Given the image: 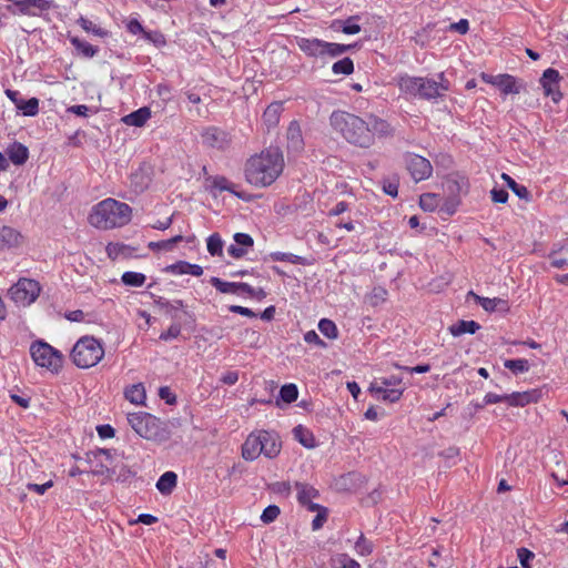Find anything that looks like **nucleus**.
Masks as SVG:
<instances>
[{
    "label": "nucleus",
    "instance_id": "f257e3e1",
    "mask_svg": "<svg viewBox=\"0 0 568 568\" xmlns=\"http://www.w3.org/2000/svg\"><path fill=\"white\" fill-rule=\"evenodd\" d=\"M329 124L347 143L369 149L375 144L376 138L387 139L395 133L394 126L386 120L374 113H367L365 118L354 113L336 110L329 116Z\"/></svg>",
    "mask_w": 568,
    "mask_h": 568
},
{
    "label": "nucleus",
    "instance_id": "f03ea898",
    "mask_svg": "<svg viewBox=\"0 0 568 568\" xmlns=\"http://www.w3.org/2000/svg\"><path fill=\"white\" fill-rule=\"evenodd\" d=\"M284 170V158L278 149H266L248 158L244 165L245 181L255 187L272 185Z\"/></svg>",
    "mask_w": 568,
    "mask_h": 568
},
{
    "label": "nucleus",
    "instance_id": "7ed1b4c3",
    "mask_svg": "<svg viewBox=\"0 0 568 568\" xmlns=\"http://www.w3.org/2000/svg\"><path fill=\"white\" fill-rule=\"evenodd\" d=\"M132 220V207L115 199L108 197L92 206L88 222L99 230H113L125 226Z\"/></svg>",
    "mask_w": 568,
    "mask_h": 568
},
{
    "label": "nucleus",
    "instance_id": "20e7f679",
    "mask_svg": "<svg viewBox=\"0 0 568 568\" xmlns=\"http://www.w3.org/2000/svg\"><path fill=\"white\" fill-rule=\"evenodd\" d=\"M70 357L79 368H91L104 357L102 343L93 336H82L73 345Z\"/></svg>",
    "mask_w": 568,
    "mask_h": 568
},
{
    "label": "nucleus",
    "instance_id": "39448f33",
    "mask_svg": "<svg viewBox=\"0 0 568 568\" xmlns=\"http://www.w3.org/2000/svg\"><path fill=\"white\" fill-rule=\"evenodd\" d=\"M132 429L148 440H160L164 437L163 423L155 416L145 413H130L126 416Z\"/></svg>",
    "mask_w": 568,
    "mask_h": 568
},
{
    "label": "nucleus",
    "instance_id": "423d86ee",
    "mask_svg": "<svg viewBox=\"0 0 568 568\" xmlns=\"http://www.w3.org/2000/svg\"><path fill=\"white\" fill-rule=\"evenodd\" d=\"M30 355L37 366L58 373L62 368L63 355L60 351L43 341L33 342L30 346Z\"/></svg>",
    "mask_w": 568,
    "mask_h": 568
},
{
    "label": "nucleus",
    "instance_id": "0eeeda50",
    "mask_svg": "<svg viewBox=\"0 0 568 568\" xmlns=\"http://www.w3.org/2000/svg\"><path fill=\"white\" fill-rule=\"evenodd\" d=\"M40 292L38 281L22 277L10 287L9 296L17 305L29 306L39 297Z\"/></svg>",
    "mask_w": 568,
    "mask_h": 568
},
{
    "label": "nucleus",
    "instance_id": "6e6552de",
    "mask_svg": "<svg viewBox=\"0 0 568 568\" xmlns=\"http://www.w3.org/2000/svg\"><path fill=\"white\" fill-rule=\"evenodd\" d=\"M85 462L90 466L93 476L111 478L114 471L111 470L112 455L108 449L91 450L85 454Z\"/></svg>",
    "mask_w": 568,
    "mask_h": 568
},
{
    "label": "nucleus",
    "instance_id": "1a4fd4ad",
    "mask_svg": "<svg viewBox=\"0 0 568 568\" xmlns=\"http://www.w3.org/2000/svg\"><path fill=\"white\" fill-rule=\"evenodd\" d=\"M418 84V98L423 100L437 99L439 97H443L445 92L449 90V81L446 79L443 72L439 73L438 81L430 78L420 77V81Z\"/></svg>",
    "mask_w": 568,
    "mask_h": 568
},
{
    "label": "nucleus",
    "instance_id": "9d476101",
    "mask_svg": "<svg viewBox=\"0 0 568 568\" xmlns=\"http://www.w3.org/2000/svg\"><path fill=\"white\" fill-rule=\"evenodd\" d=\"M405 165L415 182L427 180L433 174L432 163L426 158L415 153H406Z\"/></svg>",
    "mask_w": 568,
    "mask_h": 568
},
{
    "label": "nucleus",
    "instance_id": "9b49d317",
    "mask_svg": "<svg viewBox=\"0 0 568 568\" xmlns=\"http://www.w3.org/2000/svg\"><path fill=\"white\" fill-rule=\"evenodd\" d=\"M561 75L558 70L548 68L544 71L540 79V84L546 97H550L555 103H558L562 99V93L559 89V82Z\"/></svg>",
    "mask_w": 568,
    "mask_h": 568
},
{
    "label": "nucleus",
    "instance_id": "f8f14e48",
    "mask_svg": "<svg viewBox=\"0 0 568 568\" xmlns=\"http://www.w3.org/2000/svg\"><path fill=\"white\" fill-rule=\"evenodd\" d=\"M211 284L223 294H233V295H244L247 294L250 296H254V288L247 283H235V282H225L219 277H211Z\"/></svg>",
    "mask_w": 568,
    "mask_h": 568
},
{
    "label": "nucleus",
    "instance_id": "ddd939ff",
    "mask_svg": "<svg viewBox=\"0 0 568 568\" xmlns=\"http://www.w3.org/2000/svg\"><path fill=\"white\" fill-rule=\"evenodd\" d=\"M6 95L23 115L34 116L39 113V100L37 98L23 100L20 98L19 91L10 89L6 90Z\"/></svg>",
    "mask_w": 568,
    "mask_h": 568
},
{
    "label": "nucleus",
    "instance_id": "4468645a",
    "mask_svg": "<svg viewBox=\"0 0 568 568\" xmlns=\"http://www.w3.org/2000/svg\"><path fill=\"white\" fill-rule=\"evenodd\" d=\"M201 136L203 144L219 150L225 149L230 143L229 134L216 126L206 128Z\"/></svg>",
    "mask_w": 568,
    "mask_h": 568
},
{
    "label": "nucleus",
    "instance_id": "2eb2a0df",
    "mask_svg": "<svg viewBox=\"0 0 568 568\" xmlns=\"http://www.w3.org/2000/svg\"><path fill=\"white\" fill-rule=\"evenodd\" d=\"M325 43L318 38L296 37L298 49L308 58H323Z\"/></svg>",
    "mask_w": 568,
    "mask_h": 568
},
{
    "label": "nucleus",
    "instance_id": "dca6fc26",
    "mask_svg": "<svg viewBox=\"0 0 568 568\" xmlns=\"http://www.w3.org/2000/svg\"><path fill=\"white\" fill-rule=\"evenodd\" d=\"M541 398V390L538 388L514 392L507 395L506 403L513 407H525L529 404L538 403Z\"/></svg>",
    "mask_w": 568,
    "mask_h": 568
},
{
    "label": "nucleus",
    "instance_id": "f3484780",
    "mask_svg": "<svg viewBox=\"0 0 568 568\" xmlns=\"http://www.w3.org/2000/svg\"><path fill=\"white\" fill-rule=\"evenodd\" d=\"M263 445L261 442L260 430L252 432L242 445V457L245 460L253 462L262 454Z\"/></svg>",
    "mask_w": 568,
    "mask_h": 568
},
{
    "label": "nucleus",
    "instance_id": "a211bd4d",
    "mask_svg": "<svg viewBox=\"0 0 568 568\" xmlns=\"http://www.w3.org/2000/svg\"><path fill=\"white\" fill-rule=\"evenodd\" d=\"M262 454L267 458H275L281 452V442L276 433L261 429Z\"/></svg>",
    "mask_w": 568,
    "mask_h": 568
},
{
    "label": "nucleus",
    "instance_id": "6ab92c4d",
    "mask_svg": "<svg viewBox=\"0 0 568 568\" xmlns=\"http://www.w3.org/2000/svg\"><path fill=\"white\" fill-rule=\"evenodd\" d=\"M296 498L297 501L310 509V505H317L313 503V499L318 498V490L310 484L306 483H295Z\"/></svg>",
    "mask_w": 568,
    "mask_h": 568
},
{
    "label": "nucleus",
    "instance_id": "aec40b11",
    "mask_svg": "<svg viewBox=\"0 0 568 568\" xmlns=\"http://www.w3.org/2000/svg\"><path fill=\"white\" fill-rule=\"evenodd\" d=\"M369 392L374 394L378 399L396 403L403 396L404 388H386L384 386H379L377 381H374L369 386Z\"/></svg>",
    "mask_w": 568,
    "mask_h": 568
},
{
    "label": "nucleus",
    "instance_id": "412c9836",
    "mask_svg": "<svg viewBox=\"0 0 568 568\" xmlns=\"http://www.w3.org/2000/svg\"><path fill=\"white\" fill-rule=\"evenodd\" d=\"M420 77L402 74L397 77L396 83L402 94L410 98H418Z\"/></svg>",
    "mask_w": 568,
    "mask_h": 568
},
{
    "label": "nucleus",
    "instance_id": "4be33fe9",
    "mask_svg": "<svg viewBox=\"0 0 568 568\" xmlns=\"http://www.w3.org/2000/svg\"><path fill=\"white\" fill-rule=\"evenodd\" d=\"M21 241L22 235L18 230L8 225L0 226V251L17 247Z\"/></svg>",
    "mask_w": 568,
    "mask_h": 568
},
{
    "label": "nucleus",
    "instance_id": "5701e85b",
    "mask_svg": "<svg viewBox=\"0 0 568 568\" xmlns=\"http://www.w3.org/2000/svg\"><path fill=\"white\" fill-rule=\"evenodd\" d=\"M134 247L119 242H110L105 246L106 255L112 261H115L118 258H131L134 256Z\"/></svg>",
    "mask_w": 568,
    "mask_h": 568
},
{
    "label": "nucleus",
    "instance_id": "b1692460",
    "mask_svg": "<svg viewBox=\"0 0 568 568\" xmlns=\"http://www.w3.org/2000/svg\"><path fill=\"white\" fill-rule=\"evenodd\" d=\"M124 398L131 404L144 406L146 400V392L143 383L129 385L124 388Z\"/></svg>",
    "mask_w": 568,
    "mask_h": 568
},
{
    "label": "nucleus",
    "instance_id": "393cba45",
    "mask_svg": "<svg viewBox=\"0 0 568 568\" xmlns=\"http://www.w3.org/2000/svg\"><path fill=\"white\" fill-rule=\"evenodd\" d=\"M470 294H473L475 296L476 301L479 303V305L486 312H496V311H501L505 313L509 312V304H508V301H506V300H503L499 297H494V298L483 297V296H478V295L474 294L473 292H470Z\"/></svg>",
    "mask_w": 568,
    "mask_h": 568
},
{
    "label": "nucleus",
    "instance_id": "a878e982",
    "mask_svg": "<svg viewBox=\"0 0 568 568\" xmlns=\"http://www.w3.org/2000/svg\"><path fill=\"white\" fill-rule=\"evenodd\" d=\"M497 88L504 95L518 94L523 89V84L517 80L516 77L508 73H503L500 74Z\"/></svg>",
    "mask_w": 568,
    "mask_h": 568
},
{
    "label": "nucleus",
    "instance_id": "bb28decb",
    "mask_svg": "<svg viewBox=\"0 0 568 568\" xmlns=\"http://www.w3.org/2000/svg\"><path fill=\"white\" fill-rule=\"evenodd\" d=\"M6 152L9 160L16 165H22L29 159L28 148L20 142H13L10 144Z\"/></svg>",
    "mask_w": 568,
    "mask_h": 568
},
{
    "label": "nucleus",
    "instance_id": "cd10ccee",
    "mask_svg": "<svg viewBox=\"0 0 568 568\" xmlns=\"http://www.w3.org/2000/svg\"><path fill=\"white\" fill-rule=\"evenodd\" d=\"M151 118V110L148 106L140 108L122 118L124 124L141 128Z\"/></svg>",
    "mask_w": 568,
    "mask_h": 568
},
{
    "label": "nucleus",
    "instance_id": "c85d7f7f",
    "mask_svg": "<svg viewBox=\"0 0 568 568\" xmlns=\"http://www.w3.org/2000/svg\"><path fill=\"white\" fill-rule=\"evenodd\" d=\"M287 143L288 148L300 151L304 146L301 125L297 121H292L287 128Z\"/></svg>",
    "mask_w": 568,
    "mask_h": 568
},
{
    "label": "nucleus",
    "instance_id": "c756f323",
    "mask_svg": "<svg viewBox=\"0 0 568 568\" xmlns=\"http://www.w3.org/2000/svg\"><path fill=\"white\" fill-rule=\"evenodd\" d=\"M178 485V475L174 471H165L156 481V489L164 496L171 495Z\"/></svg>",
    "mask_w": 568,
    "mask_h": 568
},
{
    "label": "nucleus",
    "instance_id": "7c9ffc66",
    "mask_svg": "<svg viewBox=\"0 0 568 568\" xmlns=\"http://www.w3.org/2000/svg\"><path fill=\"white\" fill-rule=\"evenodd\" d=\"M282 110L281 102H273L264 110L262 120L267 129L275 128L278 124Z\"/></svg>",
    "mask_w": 568,
    "mask_h": 568
},
{
    "label": "nucleus",
    "instance_id": "2f4dec72",
    "mask_svg": "<svg viewBox=\"0 0 568 568\" xmlns=\"http://www.w3.org/2000/svg\"><path fill=\"white\" fill-rule=\"evenodd\" d=\"M479 328L480 325L476 321L460 320L457 323L449 326L448 331L453 336H460L464 334H475Z\"/></svg>",
    "mask_w": 568,
    "mask_h": 568
},
{
    "label": "nucleus",
    "instance_id": "473e14b6",
    "mask_svg": "<svg viewBox=\"0 0 568 568\" xmlns=\"http://www.w3.org/2000/svg\"><path fill=\"white\" fill-rule=\"evenodd\" d=\"M211 186L212 189L219 190V191H227L239 199L247 200L244 193H240L235 190V184L229 181L225 176L216 175L211 178Z\"/></svg>",
    "mask_w": 568,
    "mask_h": 568
},
{
    "label": "nucleus",
    "instance_id": "72a5a7b5",
    "mask_svg": "<svg viewBox=\"0 0 568 568\" xmlns=\"http://www.w3.org/2000/svg\"><path fill=\"white\" fill-rule=\"evenodd\" d=\"M358 16H352L346 20H336L333 22V28L341 30L345 34H357L361 32V26L357 23Z\"/></svg>",
    "mask_w": 568,
    "mask_h": 568
},
{
    "label": "nucleus",
    "instance_id": "f704fd0d",
    "mask_svg": "<svg viewBox=\"0 0 568 568\" xmlns=\"http://www.w3.org/2000/svg\"><path fill=\"white\" fill-rule=\"evenodd\" d=\"M550 264L556 268H568V244L558 250H552L549 254Z\"/></svg>",
    "mask_w": 568,
    "mask_h": 568
},
{
    "label": "nucleus",
    "instance_id": "c9c22d12",
    "mask_svg": "<svg viewBox=\"0 0 568 568\" xmlns=\"http://www.w3.org/2000/svg\"><path fill=\"white\" fill-rule=\"evenodd\" d=\"M70 43L78 51V53L84 58H93L99 51L98 47H94L88 41L81 40L78 37H71Z\"/></svg>",
    "mask_w": 568,
    "mask_h": 568
},
{
    "label": "nucleus",
    "instance_id": "e433bc0d",
    "mask_svg": "<svg viewBox=\"0 0 568 568\" xmlns=\"http://www.w3.org/2000/svg\"><path fill=\"white\" fill-rule=\"evenodd\" d=\"M77 22L88 33H92L99 38H108L110 36L106 29L95 24L88 18L80 17Z\"/></svg>",
    "mask_w": 568,
    "mask_h": 568
},
{
    "label": "nucleus",
    "instance_id": "4c0bfd02",
    "mask_svg": "<svg viewBox=\"0 0 568 568\" xmlns=\"http://www.w3.org/2000/svg\"><path fill=\"white\" fill-rule=\"evenodd\" d=\"M183 240H184V237L181 234H179L169 240L149 242L148 247L153 252H159V251L170 252L174 248V246L178 243L182 242Z\"/></svg>",
    "mask_w": 568,
    "mask_h": 568
},
{
    "label": "nucleus",
    "instance_id": "58836bf2",
    "mask_svg": "<svg viewBox=\"0 0 568 568\" xmlns=\"http://www.w3.org/2000/svg\"><path fill=\"white\" fill-rule=\"evenodd\" d=\"M501 179L506 182L507 186L519 197L529 201L530 193L528 189L517 183L510 175L503 173Z\"/></svg>",
    "mask_w": 568,
    "mask_h": 568
},
{
    "label": "nucleus",
    "instance_id": "ea45409f",
    "mask_svg": "<svg viewBox=\"0 0 568 568\" xmlns=\"http://www.w3.org/2000/svg\"><path fill=\"white\" fill-rule=\"evenodd\" d=\"M442 199L435 193H424L419 196V206L426 212H433L440 205Z\"/></svg>",
    "mask_w": 568,
    "mask_h": 568
},
{
    "label": "nucleus",
    "instance_id": "a19ab883",
    "mask_svg": "<svg viewBox=\"0 0 568 568\" xmlns=\"http://www.w3.org/2000/svg\"><path fill=\"white\" fill-rule=\"evenodd\" d=\"M356 44H342V43H335V42H327L325 43L324 48V57L328 55L331 58H336L345 52L354 49Z\"/></svg>",
    "mask_w": 568,
    "mask_h": 568
},
{
    "label": "nucleus",
    "instance_id": "79ce46f5",
    "mask_svg": "<svg viewBox=\"0 0 568 568\" xmlns=\"http://www.w3.org/2000/svg\"><path fill=\"white\" fill-rule=\"evenodd\" d=\"M310 511H316V516L312 521V528L313 530H318L323 527V525L326 523L328 517V510L326 507H323L321 505H310Z\"/></svg>",
    "mask_w": 568,
    "mask_h": 568
},
{
    "label": "nucleus",
    "instance_id": "37998d69",
    "mask_svg": "<svg viewBox=\"0 0 568 568\" xmlns=\"http://www.w3.org/2000/svg\"><path fill=\"white\" fill-rule=\"evenodd\" d=\"M121 281L124 285L141 287L144 285L146 276L143 273L128 271L122 274Z\"/></svg>",
    "mask_w": 568,
    "mask_h": 568
},
{
    "label": "nucleus",
    "instance_id": "c03bdc74",
    "mask_svg": "<svg viewBox=\"0 0 568 568\" xmlns=\"http://www.w3.org/2000/svg\"><path fill=\"white\" fill-rule=\"evenodd\" d=\"M295 438L306 448H313L315 446V438L306 428L298 425L294 428Z\"/></svg>",
    "mask_w": 568,
    "mask_h": 568
},
{
    "label": "nucleus",
    "instance_id": "a18cd8bd",
    "mask_svg": "<svg viewBox=\"0 0 568 568\" xmlns=\"http://www.w3.org/2000/svg\"><path fill=\"white\" fill-rule=\"evenodd\" d=\"M332 72L334 74L349 75L354 72V62L351 58L346 57L333 63Z\"/></svg>",
    "mask_w": 568,
    "mask_h": 568
},
{
    "label": "nucleus",
    "instance_id": "49530a36",
    "mask_svg": "<svg viewBox=\"0 0 568 568\" xmlns=\"http://www.w3.org/2000/svg\"><path fill=\"white\" fill-rule=\"evenodd\" d=\"M207 252L212 256H221L223 253V241L217 233L209 236L206 241Z\"/></svg>",
    "mask_w": 568,
    "mask_h": 568
},
{
    "label": "nucleus",
    "instance_id": "de8ad7c7",
    "mask_svg": "<svg viewBox=\"0 0 568 568\" xmlns=\"http://www.w3.org/2000/svg\"><path fill=\"white\" fill-rule=\"evenodd\" d=\"M354 549L358 556L366 557L373 552L374 546L371 540H368L363 534H361V536L355 542Z\"/></svg>",
    "mask_w": 568,
    "mask_h": 568
},
{
    "label": "nucleus",
    "instance_id": "09e8293b",
    "mask_svg": "<svg viewBox=\"0 0 568 568\" xmlns=\"http://www.w3.org/2000/svg\"><path fill=\"white\" fill-rule=\"evenodd\" d=\"M318 329L324 336H326L329 339H334L338 335L336 324L328 318H323L320 321Z\"/></svg>",
    "mask_w": 568,
    "mask_h": 568
},
{
    "label": "nucleus",
    "instance_id": "8fccbe9b",
    "mask_svg": "<svg viewBox=\"0 0 568 568\" xmlns=\"http://www.w3.org/2000/svg\"><path fill=\"white\" fill-rule=\"evenodd\" d=\"M280 397L283 402L291 404L298 397V389L295 384L283 385L280 389Z\"/></svg>",
    "mask_w": 568,
    "mask_h": 568
},
{
    "label": "nucleus",
    "instance_id": "3c124183",
    "mask_svg": "<svg viewBox=\"0 0 568 568\" xmlns=\"http://www.w3.org/2000/svg\"><path fill=\"white\" fill-rule=\"evenodd\" d=\"M505 367L510 369L514 374L526 373L529 371V362L525 358L508 359L505 362Z\"/></svg>",
    "mask_w": 568,
    "mask_h": 568
},
{
    "label": "nucleus",
    "instance_id": "603ef678",
    "mask_svg": "<svg viewBox=\"0 0 568 568\" xmlns=\"http://www.w3.org/2000/svg\"><path fill=\"white\" fill-rule=\"evenodd\" d=\"M271 258L275 262H290L292 264H302V257L292 253L273 252Z\"/></svg>",
    "mask_w": 568,
    "mask_h": 568
},
{
    "label": "nucleus",
    "instance_id": "864d4df0",
    "mask_svg": "<svg viewBox=\"0 0 568 568\" xmlns=\"http://www.w3.org/2000/svg\"><path fill=\"white\" fill-rule=\"evenodd\" d=\"M280 513L281 510L278 506L270 505L263 510L261 515V520L264 524H271L278 517Z\"/></svg>",
    "mask_w": 568,
    "mask_h": 568
},
{
    "label": "nucleus",
    "instance_id": "5fc2aeb1",
    "mask_svg": "<svg viewBox=\"0 0 568 568\" xmlns=\"http://www.w3.org/2000/svg\"><path fill=\"white\" fill-rule=\"evenodd\" d=\"M376 381L379 383V386H384L386 388H402L400 385L403 383L402 377L395 375L383 377Z\"/></svg>",
    "mask_w": 568,
    "mask_h": 568
},
{
    "label": "nucleus",
    "instance_id": "6e6d98bb",
    "mask_svg": "<svg viewBox=\"0 0 568 568\" xmlns=\"http://www.w3.org/2000/svg\"><path fill=\"white\" fill-rule=\"evenodd\" d=\"M186 261H178L174 264L168 265L165 267V272L173 275H184L187 274Z\"/></svg>",
    "mask_w": 568,
    "mask_h": 568
},
{
    "label": "nucleus",
    "instance_id": "4d7b16f0",
    "mask_svg": "<svg viewBox=\"0 0 568 568\" xmlns=\"http://www.w3.org/2000/svg\"><path fill=\"white\" fill-rule=\"evenodd\" d=\"M517 556L523 568H530L529 560L535 557L532 551L523 547L517 550Z\"/></svg>",
    "mask_w": 568,
    "mask_h": 568
},
{
    "label": "nucleus",
    "instance_id": "13d9d810",
    "mask_svg": "<svg viewBox=\"0 0 568 568\" xmlns=\"http://www.w3.org/2000/svg\"><path fill=\"white\" fill-rule=\"evenodd\" d=\"M337 561L339 564V568H361L359 562L351 558L347 554L339 555Z\"/></svg>",
    "mask_w": 568,
    "mask_h": 568
},
{
    "label": "nucleus",
    "instance_id": "bf43d9fd",
    "mask_svg": "<svg viewBox=\"0 0 568 568\" xmlns=\"http://www.w3.org/2000/svg\"><path fill=\"white\" fill-rule=\"evenodd\" d=\"M125 28L131 34H143L145 31L140 21L135 18L129 19L125 23Z\"/></svg>",
    "mask_w": 568,
    "mask_h": 568
},
{
    "label": "nucleus",
    "instance_id": "052dcab7",
    "mask_svg": "<svg viewBox=\"0 0 568 568\" xmlns=\"http://www.w3.org/2000/svg\"><path fill=\"white\" fill-rule=\"evenodd\" d=\"M53 487V480H48L44 484L28 483L27 488L30 491H34L38 495H43L49 488Z\"/></svg>",
    "mask_w": 568,
    "mask_h": 568
},
{
    "label": "nucleus",
    "instance_id": "680f3d73",
    "mask_svg": "<svg viewBox=\"0 0 568 568\" xmlns=\"http://www.w3.org/2000/svg\"><path fill=\"white\" fill-rule=\"evenodd\" d=\"M490 196L494 203L504 204L508 201V192L504 189L494 187L490 191Z\"/></svg>",
    "mask_w": 568,
    "mask_h": 568
},
{
    "label": "nucleus",
    "instance_id": "e2e57ef3",
    "mask_svg": "<svg viewBox=\"0 0 568 568\" xmlns=\"http://www.w3.org/2000/svg\"><path fill=\"white\" fill-rule=\"evenodd\" d=\"M159 396L161 399L165 400L166 404L173 405L176 403V396L172 393L171 388L168 386H162L159 389Z\"/></svg>",
    "mask_w": 568,
    "mask_h": 568
},
{
    "label": "nucleus",
    "instance_id": "0e129e2a",
    "mask_svg": "<svg viewBox=\"0 0 568 568\" xmlns=\"http://www.w3.org/2000/svg\"><path fill=\"white\" fill-rule=\"evenodd\" d=\"M234 241L239 246L251 247L254 244L252 236L246 233H235Z\"/></svg>",
    "mask_w": 568,
    "mask_h": 568
},
{
    "label": "nucleus",
    "instance_id": "69168bd1",
    "mask_svg": "<svg viewBox=\"0 0 568 568\" xmlns=\"http://www.w3.org/2000/svg\"><path fill=\"white\" fill-rule=\"evenodd\" d=\"M304 341L307 344H315L321 347H325L326 344L320 338L318 334L315 331H308L304 334Z\"/></svg>",
    "mask_w": 568,
    "mask_h": 568
},
{
    "label": "nucleus",
    "instance_id": "338daca9",
    "mask_svg": "<svg viewBox=\"0 0 568 568\" xmlns=\"http://www.w3.org/2000/svg\"><path fill=\"white\" fill-rule=\"evenodd\" d=\"M239 381V372L237 371H227L221 376V382L225 385H234Z\"/></svg>",
    "mask_w": 568,
    "mask_h": 568
},
{
    "label": "nucleus",
    "instance_id": "774afa93",
    "mask_svg": "<svg viewBox=\"0 0 568 568\" xmlns=\"http://www.w3.org/2000/svg\"><path fill=\"white\" fill-rule=\"evenodd\" d=\"M450 30H454L460 34H465L469 30V22L467 19H460L458 22L450 24Z\"/></svg>",
    "mask_w": 568,
    "mask_h": 568
}]
</instances>
